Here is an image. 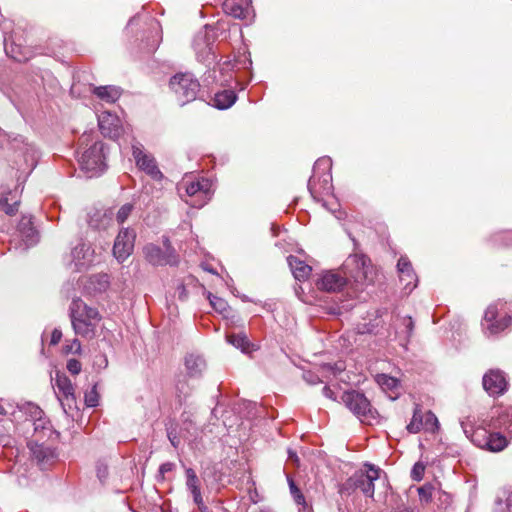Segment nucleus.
I'll return each instance as SVG.
<instances>
[{
	"label": "nucleus",
	"mask_w": 512,
	"mask_h": 512,
	"mask_svg": "<svg viewBox=\"0 0 512 512\" xmlns=\"http://www.w3.org/2000/svg\"><path fill=\"white\" fill-rule=\"evenodd\" d=\"M69 310L75 334L87 339L94 338L97 327L102 319L99 311L94 307L88 306L80 298L72 300Z\"/></svg>",
	"instance_id": "nucleus-1"
},
{
	"label": "nucleus",
	"mask_w": 512,
	"mask_h": 512,
	"mask_svg": "<svg viewBox=\"0 0 512 512\" xmlns=\"http://www.w3.org/2000/svg\"><path fill=\"white\" fill-rule=\"evenodd\" d=\"M79 164L81 168L95 175L105 167L104 145L94 140L92 133H84L79 138Z\"/></svg>",
	"instance_id": "nucleus-2"
},
{
	"label": "nucleus",
	"mask_w": 512,
	"mask_h": 512,
	"mask_svg": "<svg viewBox=\"0 0 512 512\" xmlns=\"http://www.w3.org/2000/svg\"><path fill=\"white\" fill-rule=\"evenodd\" d=\"M343 274L348 278V285L354 290H362L373 283L375 271L369 258L364 255H352L343 265Z\"/></svg>",
	"instance_id": "nucleus-3"
},
{
	"label": "nucleus",
	"mask_w": 512,
	"mask_h": 512,
	"mask_svg": "<svg viewBox=\"0 0 512 512\" xmlns=\"http://www.w3.org/2000/svg\"><path fill=\"white\" fill-rule=\"evenodd\" d=\"M512 324V304L496 301L488 306L482 323L486 334L496 335L510 327Z\"/></svg>",
	"instance_id": "nucleus-4"
},
{
	"label": "nucleus",
	"mask_w": 512,
	"mask_h": 512,
	"mask_svg": "<svg viewBox=\"0 0 512 512\" xmlns=\"http://www.w3.org/2000/svg\"><path fill=\"white\" fill-rule=\"evenodd\" d=\"M381 470L374 465L365 464L364 469L355 472L344 484L345 489L359 490L364 496L373 498L374 482L380 479Z\"/></svg>",
	"instance_id": "nucleus-5"
},
{
	"label": "nucleus",
	"mask_w": 512,
	"mask_h": 512,
	"mask_svg": "<svg viewBox=\"0 0 512 512\" xmlns=\"http://www.w3.org/2000/svg\"><path fill=\"white\" fill-rule=\"evenodd\" d=\"M169 87L181 105L195 100L200 91V83L191 73L175 74L169 81Z\"/></svg>",
	"instance_id": "nucleus-6"
},
{
	"label": "nucleus",
	"mask_w": 512,
	"mask_h": 512,
	"mask_svg": "<svg viewBox=\"0 0 512 512\" xmlns=\"http://www.w3.org/2000/svg\"><path fill=\"white\" fill-rule=\"evenodd\" d=\"M211 186V182L205 178L196 180L185 178L179 185V190H184L185 194L190 198V200H185L189 205L200 208L210 200Z\"/></svg>",
	"instance_id": "nucleus-7"
},
{
	"label": "nucleus",
	"mask_w": 512,
	"mask_h": 512,
	"mask_svg": "<svg viewBox=\"0 0 512 512\" xmlns=\"http://www.w3.org/2000/svg\"><path fill=\"white\" fill-rule=\"evenodd\" d=\"M342 400L346 407L363 423L370 424L376 419L377 412L371 407L369 400L357 391L345 392Z\"/></svg>",
	"instance_id": "nucleus-8"
},
{
	"label": "nucleus",
	"mask_w": 512,
	"mask_h": 512,
	"mask_svg": "<svg viewBox=\"0 0 512 512\" xmlns=\"http://www.w3.org/2000/svg\"><path fill=\"white\" fill-rule=\"evenodd\" d=\"M472 441L482 449L500 452L508 445L506 436L499 432H491L486 427L477 428L472 435Z\"/></svg>",
	"instance_id": "nucleus-9"
},
{
	"label": "nucleus",
	"mask_w": 512,
	"mask_h": 512,
	"mask_svg": "<svg viewBox=\"0 0 512 512\" xmlns=\"http://www.w3.org/2000/svg\"><path fill=\"white\" fill-rule=\"evenodd\" d=\"M166 251H163L159 246L154 244H147L143 248L145 259L154 266L174 265L177 263V258L174 250L170 247L169 240L164 241Z\"/></svg>",
	"instance_id": "nucleus-10"
},
{
	"label": "nucleus",
	"mask_w": 512,
	"mask_h": 512,
	"mask_svg": "<svg viewBox=\"0 0 512 512\" xmlns=\"http://www.w3.org/2000/svg\"><path fill=\"white\" fill-rule=\"evenodd\" d=\"M136 232L134 229L122 228L114 242L113 254L119 262L125 261L133 252Z\"/></svg>",
	"instance_id": "nucleus-11"
},
{
	"label": "nucleus",
	"mask_w": 512,
	"mask_h": 512,
	"mask_svg": "<svg viewBox=\"0 0 512 512\" xmlns=\"http://www.w3.org/2000/svg\"><path fill=\"white\" fill-rule=\"evenodd\" d=\"M132 154L140 170L144 171L155 180H160L163 177L154 157L144 152L141 143L136 142L132 145Z\"/></svg>",
	"instance_id": "nucleus-12"
},
{
	"label": "nucleus",
	"mask_w": 512,
	"mask_h": 512,
	"mask_svg": "<svg viewBox=\"0 0 512 512\" xmlns=\"http://www.w3.org/2000/svg\"><path fill=\"white\" fill-rule=\"evenodd\" d=\"M484 424L491 430H503L512 437V407L493 408L490 419L485 420Z\"/></svg>",
	"instance_id": "nucleus-13"
},
{
	"label": "nucleus",
	"mask_w": 512,
	"mask_h": 512,
	"mask_svg": "<svg viewBox=\"0 0 512 512\" xmlns=\"http://www.w3.org/2000/svg\"><path fill=\"white\" fill-rule=\"evenodd\" d=\"M483 388L491 396H499L507 390L508 382L504 372L491 369L483 376Z\"/></svg>",
	"instance_id": "nucleus-14"
},
{
	"label": "nucleus",
	"mask_w": 512,
	"mask_h": 512,
	"mask_svg": "<svg viewBox=\"0 0 512 512\" xmlns=\"http://www.w3.org/2000/svg\"><path fill=\"white\" fill-rule=\"evenodd\" d=\"M98 125L101 133L108 138L116 139L121 135V121L117 115L110 112H102L98 116Z\"/></svg>",
	"instance_id": "nucleus-15"
},
{
	"label": "nucleus",
	"mask_w": 512,
	"mask_h": 512,
	"mask_svg": "<svg viewBox=\"0 0 512 512\" xmlns=\"http://www.w3.org/2000/svg\"><path fill=\"white\" fill-rule=\"evenodd\" d=\"M348 285L345 274L336 271H327L317 281V287L327 292H337Z\"/></svg>",
	"instance_id": "nucleus-16"
},
{
	"label": "nucleus",
	"mask_w": 512,
	"mask_h": 512,
	"mask_svg": "<svg viewBox=\"0 0 512 512\" xmlns=\"http://www.w3.org/2000/svg\"><path fill=\"white\" fill-rule=\"evenodd\" d=\"M55 387L57 388V397L66 412L65 405L69 407L75 403L74 387L70 379L65 374H57L55 378Z\"/></svg>",
	"instance_id": "nucleus-17"
},
{
	"label": "nucleus",
	"mask_w": 512,
	"mask_h": 512,
	"mask_svg": "<svg viewBox=\"0 0 512 512\" xmlns=\"http://www.w3.org/2000/svg\"><path fill=\"white\" fill-rule=\"evenodd\" d=\"M88 225L95 230H105L114 222L113 209H92L88 213Z\"/></svg>",
	"instance_id": "nucleus-18"
},
{
	"label": "nucleus",
	"mask_w": 512,
	"mask_h": 512,
	"mask_svg": "<svg viewBox=\"0 0 512 512\" xmlns=\"http://www.w3.org/2000/svg\"><path fill=\"white\" fill-rule=\"evenodd\" d=\"M223 9L234 18L246 19L252 12L251 0H224Z\"/></svg>",
	"instance_id": "nucleus-19"
},
{
	"label": "nucleus",
	"mask_w": 512,
	"mask_h": 512,
	"mask_svg": "<svg viewBox=\"0 0 512 512\" xmlns=\"http://www.w3.org/2000/svg\"><path fill=\"white\" fill-rule=\"evenodd\" d=\"M186 376L189 378H198L202 376L206 368V362L201 355L189 353L184 358Z\"/></svg>",
	"instance_id": "nucleus-20"
},
{
	"label": "nucleus",
	"mask_w": 512,
	"mask_h": 512,
	"mask_svg": "<svg viewBox=\"0 0 512 512\" xmlns=\"http://www.w3.org/2000/svg\"><path fill=\"white\" fill-rule=\"evenodd\" d=\"M400 280L406 288L416 287V274L412 268L411 262L407 257H400L397 263Z\"/></svg>",
	"instance_id": "nucleus-21"
},
{
	"label": "nucleus",
	"mask_w": 512,
	"mask_h": 512,
	"mask_svg": "<svg viewBox=\"0 0 512 512\" xmlns=\"http://www.w3.org/2000/svg\"><path fill=\"white\" fill-rule=\"evenodd\" d=\"M76 269L80 270L93 261V251L89 245L81 243L73 248L71 252Z\"/></svg>",
	"instance_id": "nucleus-22"
},
{
	"label": "nucleus",
	"mask_w": 512,
	"mask_h": 512,
	"mask_svg": "<svg viewBox=\"0 0 512 512\" xmlns=\"http://www.w3.org/2000/svg\"><path fill=\"white\" fill-rule=\"evenodd\" d=\"M92 92L106 103H115L122 94L121 88L114 85L94 86Z\"/></svg>",
	"instance_id": "nucleus-23"
},
{
	"label": "nucleus",
	"mask_w": 512,
	"mask_h": 512,
	"mask_svg": "<svg viewBox=\"0 0 512 512\" xmlns=\"http://www.w3.org/2000/svg\"><path fill=\"white\" fill-rule=\"evenodd\" d=\"M18 230L26 246H32L38 241V233L33 227L30 217H22L19 222Z\"/></svg>",
	"instance_id": "nucleus-24"
},
{
	"label": "nucleus",
	"mask_w": 512,
	"mask_h": 512,
	"mask_svg": "<svg viewBox=\"0 0 512 512\" xmlns=\"http://www.w3.org/2000/svg\"><path fill=\"white\" fill-rule=\"evenodd\" d=\"M492 512H512V490L502 488L498 491Z\"/></svg>",
	"instance_id": "nucleus-25"
},
{
	"label": "nucleus",
	"mask_w": 512,
	"mask_h": 512,
	"mask_svg": "<svg viewBox=\"0 0 512 512\" xmlns=\"http://www.w3.org/2000/svg\"><path fill=\"white\" fill-rule=\"evenodd\" d=\"M287 260L291 271L297 280L303 281L309 277L312 268L304 261L295 256H289Z\"/></svg>",
	"instance_id": "nucleus-26"
},
{
	"label": "nucleus",
	"mask_w": 512,
	"mask_h": 512,
	"mask_svg": "<svg viewBox=\"0 0 512 512\" xmlns=\"http://www.w3.org/2000/svg\"><path fill=\"white\" fill-rule=\"evenodd\" d=\"M19 197L17 191H9L0 197V205L7 215H15L19 207Z\"/></svg>",
	"instance_id": "nucleus-27"
},
{
	"label": "nucleus",
	"mask_w": 512,
	"mask_h": 512,
	"mask_svg": "<svg viewBox=\"0 0 512 512\" xmlns=\"http://www.w3.org/2000/svg\"><path fill=\"white\" fill-rule=\"evenodd\" d=\"M237 100V95L233 90H223L215 94L213 98L214 106L218 109H228Z\"/></svg>",
	"instance_id": "nucleus-28"
},
{
	"label": "nucleus",
	"mask_w": 512,
	"mask_h": 512,
	"mask_svg": "<svg viewBox=\"0 0 512 512\" xmlns=\"http://www.w3.org/2000/svg\"><path fill=\"white\" fill-rule=\"evenodd\" d=\"M188 378V376L182 375L177 379L176 382V396L180 403L185 401L187 397L191 395L193 390V387L190 385Z\"/></svg>",
	"instance_id": "nucleus-29"
},
{
	"label": "nucleus",
	"mask_w": 512,
	"mask_h": 512,
	"mask_svg": "<svg viewBox=\"0 0 512 512\" xmlns=\"http://www.w3.org/2000/svg\"><path fill=\"white\" fill-rule=\"evenodd\" d=\"M423 421H424V413L422 412L420 405H415L413 416L409 424L407 425V430L410 433H418L423 430Z\"/></svg>",
	"instance_id": "nucleus-30"
},
{
	"label": "nucleus",
	"mask_w": 512,
	"mask_h": 512,
	"mask_svg": "<svg viewBox=\"0 0 512 512\" xmlns=\"http://www.w3.org/2000/svg\"><path fill=\"white\" fill-rule=\"evenodd\" d=\"M227 341L236 348L241 349L243 352H249L251 344L244 333L231 334L227 336Z\"/></svg>",
	"instance_id": "nucleus-31"
},
{
	"label": "nucleus",
	"mask_w": 512,
	"mask_h": 512,
	"mask_svg": "<svg viewBox=\"0 0 512 512\" xmlns=\"http://www.w3.org/2000/svg\"><path fill=\"white\" fill-rule=\"evenodd\" d=\"M134 211L133 203H125L114 212V221L118 225H123Z\"/></svg>",
	"instance_id": "nucleus-32"
},
{
	"label": "nucleus",
	"mask_w": 512,
	"mask_h": 512,
	"mask_svg": "<svg viewBox=\"0 0 512 512\" xmlns=\"http://www.w3.org/2000/svg\"><path fill=\"white\" fill-rule=\"evenodd\" d=\"M417 491L421 504H428L433 499L435 486L431 483H425L424 485L420 486Z\"/></svg>",
	"instance_id": "nucleus-33"
},
{
	"label": "nucleus",
	"mask_w": 512,
	"mask_h": 512,
	"mask_svg": "<svg viewBox=\"0 0 512 512\" xmlns=\"http://www.w3.org/2000/svg\"><path fill=\"white\" fill-rule=\"evenodd\" d=\"M377 383L381 386L383 390H394L398 387L399 381L386 374H379L376 376Z\"/></svg>",
	"instance_id": "nucleus-34"
},
{
	"label": "nucleus",
	"mask_w": 512,
	"mask_h": 512,
	"mask_svg": "<svg viewBox=\"0 0 512 512\" xmlns=\"http://www.w3.org/2000/svg\"><path fill=\"white\" fill-rule=\"evenodd\" d=\"M400 322L403 328L398 333L403 335V340L405 342H408L413 333L414 322L410 316L402 317Z\"/></svg>",
	"instance_id": "nucleus-35"
},
{
	"label": "nucleus",
	"mask_w": 512,
	"mask_h": 512,
	"mask_svg": "<svg viewBox=\"0 0 512 512\" xmlns=\"http://www.w3.org/2000/svg\"><path fill=\"white\" fill-rule=\"evenodd\" d=\"M439 427V422L435 414L431 411L424 413L423 430L435 432Z\"/></svg>",
	"instance_id": "nucleus-36"
},
{
	"label": "nucleus",
	"mask_w": 512,
	"mask_h": 512,
	"mask_svg": "<svg viewBox=\"0 0 512 512\" xmlns=\"http://www.w3.org/2000/svg\"><path fill=\"white\" fill-rule=\"evenodd\" d=\"M90 283L94 286L95 291L102 292L109 286V277L106 274L94 275L90 277Z\"/></svg>",
	"instance_id": "nucleus-37"
},
{
	"label": "nucleus",
	"mask_w": 512,
	"mask_h": 512,
	"mask_svg": "<svg viewBox=\"0 0 512 512\" xmlns=\"http://www.w3.org/2000/svg\"><path fill=\"white\" fill-rule=\"evenodd\" d=\"M208 299L210 301V304L211 306L213 307V309L221 314H224L225 312H227L229 306H228V303L220 298V297H217L211 293L208 294Z\"/></svg>",
	"instance_id": "nucleus-38"
},
{
	"label": "nucleus",
	"mask_w": 512,
	"mask_h": 512,
	"mask_svg": "<svg viewBox=\"0 0 512 512\" xmlns=\"http://www.w3.org/2000/svg\"><path fill=\"white\" fill-rule=\"evenodd\" d=\"M288 482H289L290 492H291V495H292L294 501L298 505L305 506L306 505L305 497L302 494V492L300 491V489L296 486V484L294 483V481L291 478H288Z\"/></svg>",
	"instance_id": "nucleus-39"
},
{
	"label": "nucleus",
	"mask_w": 512,
	"mask_h": 512,
	"mask_svg": "<svg viewBox=\"0 0 512 512\" xmlns=\"http://www.w3.org/2000/svg\"><path fill=\"white\" fill-rule=\"evenodd\" d=\"M189 491L192 494L193 501L198 506V509L200 510V512H207V507L205 506V504L203 502L202 495H201L200 486L194 487V488L190 489Z\"/></svg>",
	"instance_id": "nucleus-40"
},
{
	"label": "nucleus",
	"mask_w": 512,
	"mask_h": 512,
	"mask_svg": "<svg viewBox=\"0 0 512 512\" xmlns=\"http://www.w3.org/2000/svg\"><path fill=\"white\" fill-rule=\"evenodd\" d=\"M186 474V486L187 489L190 490L194 487L200 486L199 479L192 468H187L185 471Z\"/></svg>",
	"instance_id": "nucleus-41"
},
{
	"label": "nucleus",
	"mask_w": 512,
	"mask_h": 512,
	"mask_svg": "<svg viewBox=\"0 0 512 512\" xmlns=\"http://www.w3.org/2000/svg\"><path fill=\"white\" fill-rule=\"evenodd\" d=\"M424 471H425V466L422 463L417 462L413 466V469L411 471V476L414 480L420 481L423 478Z\"/></svg>",
	"instance_id": "nucleus-42"
},
{
	"label": "nucleus",
	"mask_w": 512,
	"mask_h": 512,
	"mask_svg": "<svg viewBox=\"0 0 512 512\" xmlns=\"http://www.w3.org/2000/svg\"><path fill=\"white\" fill-rule=\"evenodd\" d=\"M65 352L73 353V354H79L81 352V344L78 339H73L69 344H66L65 346Z\"/></svg>",
	"instance_id": "nucleus-43"
},
{
	"label": "nucleus",
	"mask_w": 512,
	"mask_h": 512,
	"mask_svg": "<svg viewBox=\"0 0 512 512\" xmlns=\"http://www.w3.org/2000/svg\"><path fill=\"white\" fill-rule=\"evenodd\" d=\"M97 476L101 482H103L108 476V466L102 462H99L96 467Z\"/></svg>",
	"instance_id": "nucleus-44"
},
{
	"label": "nucleus",
	"mask_w": 512,
	"mask_h": 512,
	"mask_svg": "<svg viewBox=\"0 0 512 512\" xmlns=\"http://www.w3.org/2000/svg\"><path fill=\"white\" fill-rule=\"evenodd\" d=\"M67 369L70 373L76 375L81 371V363L76 359H70L67 363Z\"/></svg>",
	"instance_id": "nucleus-45"
},
{
	"label": "nucleus",
	"mask_w": 512,
	"mask_h": 512,
	"mask_svg": "<svg viewBox=\"0 0 512 512\" xmlns=\"http://www.w3.org/2000/svg\"><path fill=\"white\" fill-rule=\"evenodd\" d=\"M174 468V464L171 462L163 463L159 468V475L162 479H164V476L166 473L171 472Z\"/></svg>",
	"instance_id": "nucleus-46"
},
{
	"label": "nucleus",
	"mask_w": 512,
	"mask_h": 512,
	"mask_svg": "<svg viewBox=\"0 0 512 512\" xmlns=\"http://www.w3.org/2000/svg\"><path fill=\"white\" fill-rule=\"evenodd\" d=\"M61 338H62L61 330L55 328L53 330V332H52L51 341L50 342H51L52 345H56V344H58L60 342Z\"/></svg>",
	"instance_id": "nucleus-47"
},
{
	"label": "nucleus",
	"mask_w": 512,
	"mask_h": 512,
	"mask_svg": "<svg viewBox=\"0 0 512 512\" xmlns=\"http://www.w3.org/2000/svg\"><path fill=\"white\" fill-rule=\"evenodd\" d=\"M501 239L503 241H505L504 245L505 246H511L512 245V230L511 231H507V232H504L502 235H501Z\"/></svg>",
	"instance_id": "nucleus-48"
},
{
	"label": "nucleus",
	"mask_w": 512,
	"mask_h": 512,
	"mask_svg": "<svg viewBox=\"0 0 512 512\" xmlns=\"http://www.w3.org/2000/svg\"><path fill=\"white\" fill-rule=\"evenodd\" d=\"M304 378H305V380H306L309 384H312V385H315V384H317V383H319V382H320V379H319L317 376H315V375H313V374H311V373H306V374H304Z\"/></svg>",
	"instance_id": "nucleus-49"
},
{
	"label": "nucleus",
	"mask_w": 512,
	"mask_h": 512,
	"mask_svg": "<svg viewBox=\"0 0 512 512\" xmlns=\"http://www.w3.org/2000/svg\"><path fill=\"white\" fill-rule=\"evenodd\" d=\"M33 454L38 460H43L46 457L42 447L34 449Z\"/></svg>",
	"instance_id": "nucleus-50"
},
{
	"label": "nucleus",
	"mask_w": 512,
	"mask_h": 512,
	"mask_svg": "<svg viewBox=\"0 0 512 512\" xmlns=\"http://www.w3.org/2000/svg\"><path fill=\"white\" fill-rule=\"evenodd\" d=\"M203 39H204V36H200V35H198V36L196 37V39H195V41H194V47H195V50H196V51H200V49H201V43H200V42H202V41H203Z\"/></svg>",
	"instance_id": "nucleus-51"
},
{
	"label": "nucleus",
	"mask_w": 512,
	"mask_h": 512,
	"mask_svg": "<svg viewBox=\"0 0 512 512\" xmlns=\"http://www.w3.org/2000/svg\"><path fill=\"white\" fill-rule=\"evenodd\" d=\"M322 205H323V207H325L326 209H328L331 212H334L336 210V206H337L335 202L331 203V205H330L327 201H323Z\"/></svg>",
	"instance_id": "nucleus-52"
},
{
	"label": "nucleus",
	"mask_w": 512,
	"mask_h": 512,
	"mask_svg": "<svg viewBox=\"0 0 512 512\" xmlns=\"http://www.w3.org/2000/svg\"><path fill=\"white\" fill-rule=\"evenodd\" d=\"M323 394L330 399H333V391L328 386L323 387Z\"/></svg>",
	"instance_id": "nucleus-53"
},
{
	"label": "nucleus",
	"mask_w": 512,
	"mask_h": 512,
	"mask_svg": "<svg viewBox=\"0 0 512 512\" xmlns=\"http://www.w3.org/2000/svg\"><path fill=\"white\" fill-rule=\"evenodd\" d=\"M396 512H419L416 508L411 507H398Z\"/></svg>",
	"instance_id": "nucleus-54"
},
{
	"label": "nucleus",
	"mask_w": 512,
	"mask_h": 512,
	"mask_svg": "<svg viewBox=\"0 0 512 512\" xmlns=\"http://www.w3.org/2000/svg\"><path fill=\"white\" fill-rule=\"evenodd\" d=\"M6 53H7L8 55H10L12 58H14L15 60H17V61H23V60H26V58H23V57H21L20 55L14 54V51H11V52L6 51Z\"/></svg>",
	"instance_id": "nucleus-55"
},
{
	"label": "nucleus",
	"mask_w": 512,
	"mask_h": 512,
	"mask_svg": "<svg viewBox=\"0 0 512 512\" xmlns=\"http://www.w3.org/2000/svg\"><path fill=\"white\" fill-rule=\"evenodd\" d=\"M86 403L88 406L93 407L96 405V400L93 397L86 396Z\"/></svg>",
	"instance_id": "nucleus-56"
},
{
	"label": "nucleus",
	"mask_w": 512,
	"mask_h": 512,
	"mask_svg": "<svg viewBox=\"0 0 512 512\" xmlns=\"http://www.w3.org/2000/svg\"><path fill=\"white\" fill-rule=\"evenodd\" d=\"M32 408L34 410V412H33L34 417L40 418L41 417V413H42L41 409L39 407H37V406H33Z\"/></svg>",
	"instance_id": "nucleus-57"
},
{
	"label": "nucleus",
	"mask_w": 512,
	"mask_h": 512,
	"mask_svg": "<svg viewBox=\"0 0 512 512\" xmlns=\"http://www.w3.org/2000/svg\"><path fill=\"white\" fill-rule=\"evenodd\" d=\"M289 459L294 461V462H298V456L295 452L293 451H289Z\"/></svg>",
	"instance_id": "nucleus-58"
},
{
	"label": "nucleus",
	"mask_w": 512,
	"mask_h": 512,
	"mask_svg": "<svg viewBox=\"0 0 512 512\" xmlns=\"http://www.w3.org/2000/svg\"><path fill=\"white\" fill-rule=\"evenodd\" d=\"M313 179H310L309 181V190L312 195H314V189H313ZM315 198V196H313Z\"/></svg>",
	"instance_id": "nucleus-59"
},
{
	"label": "nucleus",
	"mask_w": 512,
	"mask_h": 512,
	"mask_svg": "<svg viewBox=\"0 0 512 512\" xmlns=\"http://www.w3.org/2000/svg\"><path fill=\"white\" fill-rule=\"evenodd\" d=\"M442 496L444 497V500H445V501L450 500V496H449V494H447V493L443 492V493H442Z\"/></svg>",
	"instance_id": "nucleus-60"
},
{
	"label": "nucleus",
	"mask_w": 512,
	"mask_h": 512,
	"mask_svg": "<svg viewBox=\"0 0 512 512\" xmlns=\"http://www.w3.org/2000/svg\"><path fill=\"white\" fill-rule=\"evenodd\" d=\"M6 414V410L4 409V407L0 404V415H5Z\"/></svg>",
	"instance_id": "nucleus-61"
},
{
	"label": "nucleus",
	"mask_w": 512,
	"mask_h": 512,
	"mask_svg": "<svg viewBox=\"0 0 512 512\" xmlns=\"http://www.w3.org/2000/svg\"><path fill=\"white\" fill-rule=\"evenodd\" d=\"M343 369H344V367H343L342 365H341V366H337V370H338L339 372H341Z\"/></svg>",
	"instance_id": "nucleus-62"
}]
</instances>
